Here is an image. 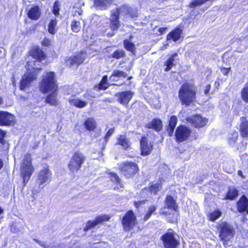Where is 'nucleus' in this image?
I'll use <instances>...</instances> for the list:
<instances>
[{"mask_svg":"<svg viewBox=\"0 0 248 248\" xmlns=\"http://www.w3.org/2000/svg\"><path fill=\"white\" fill-rule=\"evenodd\" d=\"M117 144L122 146L124 149H127L130 147L131 143L125 135H120L117 138Z\"/></svg>","mask_w":248,"mask_h":248,"instance_id":"25","label":"nucleus"},{"mask_svg":"<svg viewBox=\"0 0 248 248\" xmlns=\"http://www.w3.org/2000/svg\"><path fill=\"white\" fill-rule=\"evenodd\" d=\"M59 6H60V5L59 4V2L58 1H56L54 3V5H53V13L56 16L59 15V10H60Z\"/></svg>","mask_w":248,"mask_h":248,"instance_id":"47","label":"nucleus"},{"mask_svg":"<svg viewBox=\"0 0 248 248\" xmlns=\"http://www.w3.org/2000/svg\"><path fill=\"white\" fill-rule=\"evenodd\" d=\"M242 119L244 120V119H245V118H242Z\"/></svg>","mask_w":248,"mask_h":248,"instance_id":"63","label":"nucleus"},{"mask_svg":"<svg viewBox=\"0 0 248 248\" xmlns=\"http://www.w3.org/2000/svg\"><path fill=\"white\" fill-rule=\"evenodd\" d=\"M127 74L123 71H119L118 70H114L111 76L110 77V79L115 80L113 77H116L118 78H125L127 76Z\"/></svg>","mask_w":248,"mask_h":248,"instance_id":"35","label":"nucleus"},{"mask_svg":"<svg viewBox=\"0 0 248 248\" xmlns=\"http://www.w3.org/2000/svg\"><path fill=\"white\" fill-rule=\"evenodd\" d=\"M237 207L239 212L246 211L248 214V200L244 195L237 202Z\"/></svg>","mask_w":248,"mask_h":248,"instance_id":"22","label":"nucleus"},{"mask_svg":"<svg viewBox=\"0 0 248 248\" xmlns=\"http://www.w3.org/2000/svg\"><path fill=\"white\" fill-rule=\"evenodd\" d=\"M156 209L157 206L155 205L150 206L148 209V212L146 214L144 217V220H147L150 217L152 214L156 210Z\"/></svg>","mask_w":248,"mask_h":248,"instance_id":"43","label":"nucleus"},{"mask_svg":"<svg viewBox=\"0 0 248 248\" xmlns=\"http://www.w3.org/2000/svg\"><path fill=\"white\" fill-rule=\"evenodd\" d=\"M32 55L37 60V62H40L44 60L46 55L44 52L39 48H37L32 51Z\"/></svg>","mask_w":248,"mask_h":248,"instance_id":"28","label":"nucleus"},{"mask_svg":"<svg viewBox=\"0 0 248 248\" xmlns=\"http://www.w3.org/2000/svg\"><path fill=\"white\" fill-rule=\"evenodd\" d=\"M84 126L87 130L93 131L95 128L96 123L93 118H90L85 121Z\"/></svg>","mask_w":248,"mask_h":248,"instance_id":"30","label":"nucleus"},{"mask_svg":"<svg viewBox=\"0 0 248 248\" xmlns=\"http://www.w3.org/2000/svg\"><path fill=\"white\" fill-rule=\"evenodd\" d=\"M162 121L159 119H154L146 125L147 128L153 129L156 131H160L162 129Z\"/></svg>","mask_w":248,"mask_h":248,"instance_id":"23","label":"nucleus"},{"mask_svg":"<svg viewBox=\"0 0 248 248\" xmlns=\"http://www.w3.org/2000/svg\"><path fill=\"white\" fill-rule=\"evenodd\" d=\"M107 78H108V77L107 76H104L100 83V84H108L107 83Z\"/></svg>","mask_w":248,"mask_h":248,"instance_id":"52","label":"nucleus"},{"mask_svg":"<svg viewBox=\"0 0 248 248\" xmlns=\"http://www.w3.org/2000/svg\"><path fill=\"white\" fill-rule=\"evenodd\" d=\"M238 137V134L237 132L235 131H232L231 132L228 136V140L229 143L231 145H234L236 140H237V138Z\"/></svg>","mask_w":248,"mask_h":248,"instance_id":"32","label":"nucleus"},{"mask_svg":"<svg viewBox=\"0 0 248 248\" xmlns=\"http://www.w3.org/2000/svg\"><path fill=\"white\" fill-rule=\"evenodd\" d=\"M183 30L181 27H177L175 29L168 34L167 37V40H172L174 42L177 41L180 38Z\"/></svg>","mask_w":248,"mask_h":248,"instance_id":"20","label":"nucleus"},{"mask_svg":"<svg viewBox=\"0 0 248 248\" xmlns=\"http://www.w3.org/2000/svg\"><path fill=\"white\" fill-rule=\"evenodd\" d=\"M111 0H94V5L100 10H105L110 5Z\"/></svg>","mask_w":248,"mask_h":248,"instance_id":"27","label":"nucleus"},{"mask_svg":"<svg viewBox=\"0 0 248 248\" xmlns=\"http://www.w3.org/2000/svg\"><path fill=\"white\" fill-rule=\"evenodd\" d=\"M57 85L54 72L46 73L43 76L40 84V89L42 92L46 93L51 91H56Z\"/></svg>","mask_w":248,"mask_h":248,"instance_id":"3","label":"nucleus"},{"mask_svg":"<svg viewBox=\"0 0 248 248\" xmlns=\"http://www.w3.org/2000/svg\"><path fill=\"white\" fill-rule=\"evenodd\" d=\"M85 156L80 152H75L68 163V168L73 173L78 170L84 162Z\"/></svg>","mask_w":248,"mask_h":248,"instance_id":"6","label":"nucleus"},{"mask_svg":"<svg viewBox=\"0 0 248 248\" xmlns=\"http://www.w3.org/2000/svg\"><path fill=\"white\" fill-rule=\"evenodd\" d=\"M229 69H224V71L223 72L224 75H226L228 74V73H229Z\"/></svg>","mask_w":248,"mask_h":248,"instance_id":"57","label":"nucleus"},{"mask_svg":"<svg viewBox=\"0 0 248 248\" xmlns=\"http://www.w3.org/2000/svg\"><path fill=\"white\" fill-rule=\"evenodd\" d=\"M50 40L46 38H45L42 42V45L45 46H48L50 45Z\"/></svg>","mask_w":248,"mask_h":248,"instance_id":"50","label":"nucleus"},{"mask_svg":"<svg viewBox=\"0 0 248 248\" xmlns=\"http://www.w3.org/2000/svg\"><path fill=\"white\" fill-rule=\"evenodd\" d=\"M144 203H145V201H139V202H135V206L137 208H138L139 206H140L141 204H144Z\"/></svg>","mask_w":248,"mask_h":248,"instance_id":"53","label":"nucleus"},{"mask_svg":"<svg viewBox=\"0 0 248 248\" xmlns=\"http://www.w3.org/2000/svg\"><path fill=\"white\" fill-rule=\"evenodd\" d=\"M41 14V10L38 6H33L28 12V17L33 20H38Z\"/></svg>","mask_w":248,"mask_h":248,"instance_id":"19","label":"nucleus"},{"mask_svg":"<svg viewBox=\"0 0 248 248\" xmlns=\"http://www.w3.org/2000/svg\"><path fill=\"white\" fill-rule=\"evenodd\" d=\"M166 30H167V28H165V27L160 28L158 29V31L160 33V34H162L165 32Z\"/></svg>","mask_w":248,"mask_h":248,"instance_id":"54","label":"nucleus"},{"mask_svg":"<svg viewBox=\"0 0 248 248\" xmlns=\"http://www.w3.org/2000/svg\"><path fill=\"white\" fill-rule=\"evenodd\" d=\"M110 217L107 215H102L99 216L97 217L95 220L97 224V225L99 224L103 223L105 221H108L109 220Z\"/></svg>","mask_w":248,"mask_h":248,"instance_id":"38","label":"nucleus"},{"mask_svg":"<svg viewBox=\"0 0 248 248\" xmlns=\"http://www.w3.org/2000/svg\"><path fill=\"white\" fill-rule=\"evenodd\" d=\"M71 26L72 31L75 32H78L81 29L80 22L76 20L72 22Z\"/></svg>","mask_w":248,"mask_h":248,"instance_id":"40","label":"nucleus"},{"mask_svg":"<svg viewBox=\"0 0 248 248\" xmlns=\"http://www.w3.org/2000/svg\"><path fill=\"white\" fill-rule=\"evenodd\" d=\"M177 56V53H175L169 57L165 63V65L166 66V68L165 69V71H170L172 67L176 64V59Z\"/></svg>","mask_w":248,"mask_h":248,"instance_id":"24","label":"nucleus"},{"mask_svg":"<svg viewBox=\"0 0 248 248\" xmlns=\"http://www.w3.org/2000/svg\"><path fill=\"white\" fill-rule=\"evenodd\" d=\"M57 24V20L56 19H51L48 25V32L52 34H54L56 32V30H55V27L56 26Z\"/></svg>","mask_w":248,"mask_h":248,"instance_id":"36","label":"nucleus"},{"mask_svg":"<svg viewBox=\"0 0 248 248\" xmlns=\"http://www.w3.org/2000/svg\"><path fill=\"white\" fill-rule=\"evenodd\" d=\"M238 174L239 175V176H241L242 177H243V174H242V172L241 171V170H239L238 171Z\"/></svg>","mask_w":248,"mask_h":248,"instance_id":"59","label":"nucleus"},{"mask_svg":"<svg viewBox=\"0 0 248 248\" xmlns=\"http://www.w3.org/2000/svg\"><path fill=\"white\" fill-rule=\"evenodd\" d=\"M3 102L2 99L0 97V105Z\"/></svg>","mask_w":248,"mask_h":248,"instance_id":"61","label":"nucleus"},{"mask_svg":"<svg viewBox=\"0 0 248 248\" xmlns=\"http://www.w3.org/2000/svg\"><path fill=\"white\" fill-rule=\"evenodd\" d=\"M191 133V131L188 127L181 125L178 126L175 131V137L177 142H181L186 140Z\"/></svg>","mask_w":248,"mask_h":248,"instance_id":"9","label":"nucleus"},{"mask_svg":"<svg viewBox=\"0 0 248 248\" xmlns=\"http://www.w3.org/2000/svg\"><path fill=\"white\" fill-rule=\"evenodd\" d=\"M97 225V224L95 219L93 221H88L86 224V226L84 228V231L86 232L92 228H94Z\"/></svg>","mask_w":248,"mask_h":248,"instance_id":"45","label":"nucleus"},{"mask_svg":"<svg viewBox=\"0 0 248 248\" xmlns=\"http://www.w3.org/2000/svg\"><path fill=\"white\" fill-rule=\"evenodd\" d=\"M221 215V212L219 210H217L210 213L209 216V219L212 221H214L218 218Z\"/></svg>","mask_w":248,"mask_h":248,"instance_id":"42","label":"nucleus"},{"mask_svg":"<svg viewBox=\"0 0 248 248\" xmlns=\"http://www.w3.org/2000/svg\"><path fill=\"white\" fill-rule=\"evenodd\" d=\"M140 151L142 155H149L152 150L153 146L148 143L147 138L142 137L140 140Z\"/></svg>","mask_w":248,"mask_h":248,"instance_id":"18","label":"nucleus"},{"mask_svg":"<svg viewBox=\"0 0 248 248\" xmlns=\"http://www.w3.org/2000/svg\"><path fill=\"white\" fill-rule=\"evenodd\" d=\"M121 10L124 11H125L126 14L130 15L132 17H134L138 16L137 10L136 9H133L130 7L124 6L121 8Z\"/></svg>","mask_w":248,"mask_h":248,"instance_id":"33","label":"nucleus"},{"mask_svg":"<svg viewBox=\"0 0 248 248\" xmlns=\"http://www.w3.org/2000/svg\"><path fill=\"white\" fill-rule=\"evenodd\" d=\"M134 93L131 91H126L117 93L115 96L118 102L123 105H127L132 99Z\"/></svg>","mask_w":248,"mask_h":248,"instance_id":"13","label":"nucleus"},{"mask_svg":"<svg viewBox=\"0 0 248 248\" xmlns=\"http://www.w3.org/2000/svg\"><path fill=\"white\" fill-rule=\"evenodd\" d=\"M210 85H208L206 87V89H205V91H204L205 93H208V92H209V91H210Z\"/></svg>","mask_w":248,"mask_h":248,"instance_id":"56","label":"nucleus"},{"mask_svg":"<svg viewBox=\"0 0 248 248\" xmlns=\"http://www.w3.org/2000/svg\"><path fill=\"white\" fill-rule=\"evenodd\" d=\"M124 47L127 50L133 52L135 51V45L128 40H125L124 42Z\"/></svg>","mask_w":248,"mask_h":248,"instance_id":"39","label":"nucleus"},{"mask_svg":"<svg viewBox=\"0 0 248 248\" xmlns=\"http://www.w3.org/2000/svg\"><path fill=\"white\" fill-rule=\"evenodd\" d=\"M136 224V217L133 212L130 210L127 212L122 219V224L126 231L130 230Z\"/></svg>","mask_w":248,"mask_h":248,"instance_id":"10","label":"nucleus"},{"mask_svg":"<svg viewBox=\"0 0 248 248\" xmlns=\"http://www.w3.org/2000/svg\"><path fill=\"white\" fill-rule=\"evenodd\" d=\"M2 50H3V48H0V52Z\"/></svg>","mask_w":248,"mask_h":248,"instance_id":"62","label":"nucleus"},{"mask_svg":"<svg viewBox=\"0 0 248 248\" xmlns=\"http://www.w3.org/2000/svg\"><path fill=\"white\" fill-rule=\"evenodd\" d=\"M33 240L37 243L39 244L40 241H39V240L38 239H33Z\"/></svg>","mask_w":248,"mask_h":248,"instance_id":"60","label":"nucleus"},{"mask_svg":"<svg viewBox=\"0 0 248 248\" xmlns=\"http://www.w3.org/2000/svg\"><path fill=\"white\" fill-rule=\"evenodd\" d=\"M161 188V186L158 184L156 183L154 185L151 186L150 187V190L151 193L155 194L157 191H158Z\"/></svg>","mask_w":248,"mask_h":248,"instance_id":"46","label":"nucleus"},{"mask_svg":"<svg viewBox=\"0 0 248 248\" xmlns=\"http://www.w3.org/2000/svg\"><path fill=\"white\" fill-rule=\"evenodd\" d=\"M69 102L71 105L78 108H83L87 105V101H83L75 96H72L69 98Z\"/></svg>","mask_w":248,"mask_h":248,"instance_id":"21","label":"nucleus"},{"mask_svg":"<svg viewBox=\"0 0 248 248\" xmlns=\"http://www.w3.org/2000/svg\"><path fill=\"white\" fill-rule=\"evenodd\" d=\"M196 88L192 84L186 83L182 85L179 90L178 97L182 105L186 106L196 99Z\"/></svg>","mask_w":248,"mask_h":248,"instance_id":"2","label":"nucleus"},{"mask_svg":"<svg viewBox=\"0 0 248 248\" xmlns=\"http://www.w3.org/2000/svg\"><path fill=\"white\" fill-rule=\"evenodd\" d=\"M3 165V161L1 159H0V170L2 168Z\"/></svg>","mask_w":248,"mask_h":248,"instance_id":"58","label":"nucleus"},{"mask_svg":"<svg viewBox=\"0 0 248 248\" xmlns=\"http://www.w3.org/2000/svg\"><path fill=\"white\" fill-rule=\"evenodd\" d=\"M114 132V129L111 128L110 129L107 134H106V136L105 137V140L106 142H107L108 139L109 138V137L112 134V133Z\"/></svg>","mask_w":248,"mask_h":248,"instance_id":"48","label":"nucleus"},{"mask_svg":"<svg viewBox=\"0 0 248 248\" xmlns=\"http://www.w3.org/2000/svg\"><path fill=\"white\" fill-rule=\"evenodd\" d=\"M241 95L243 100L248 103V83H246L242 89Z\"/></svg>","mask_w":248,"mask_h":248,"instance_id":"34","label":"nucleus"},{"mask_svg":"<svg viewBox=\"0 0 248 248\" xmlns=\"http://www.w3.org/2000/svg\"><path fill=\"white\" fill-rule=\"evenodd\" d=\"M176 208L177 206H176L175 201L172 197L168 196L165 200V207L161 209L160 212L163 215H168L170 214V213L167 211V209H173L175 211Z\"/></svg>","mask_w":248,"mask_h":248,"instance_id":"16","label":"nucleus"},{"mask_svg":"<svg viewBox=\"0 0 248 248\" xmlns=\"http://www.w3.org/2000/svg\"><path fill=\"white\" fill-rule=\"evenodd\" d=\"M238 195V191L235 188H230L227 194L228 199L233 200Z\"/></svg>","mask_w":248,"mask_h":248,"instance_id":"44","label":"nucleus"},{"mask_svg":"<svg viewBox=\"0 0 248 248\" xmlns=\"http://www.w3.org/2000/svg\"><path fill=\"white\" fill-rule=\"evenodd\" d=\"M52 173L47 167H44L38 173L37 183L42 185L50 180Z\"/></svg>","mask_w":248,"mask_h":248,"instance_id":"11","label":"nucleus"},{"mask_svg":"<svg viewBox=\"0 0 248 248\" xmlns=\"http://www.w3.org/2000/svg\"><path fill=\"white\" fill-rule=\"evenodd\" d=\"M187 121L195 127L204 126L207 123V119L200 115H194L187 118Z\"/></svg>","mask_w":248,"mask_h":248,"instance_id":"15","label":"nucleus"},{"mask_svg":"<svg viewBox=\"0 0 248 248\" xmlns=\"http://www.w3.org/2000/svg\"><path fill=\"white\" fill-rule=\"evenodd\" d=\"M52 93L48 95L46 99V102L52 106H55L57 104V93L56 91H52Z\"/></svg>","mask_w":248,"mask_h":248,"instance_id":"29","label":"nucleus"},{"mask_svg":"<svg viewBox=\"0 0 248 248\" xmlns=\"http://www.w3.org/2000/svg\"><path fill=\"white\" fill-rule=\"evenodd\" d=\"M119 169L127 177H130L139 170L138 165L132 162H124L119 166Z\"/></svg>","mask_w":248,"mask_h":248,"instance_id":"7","label":"nucleus"},{"mask_svg":"<svg viewBox=\"0 0 248 248\" xmlns=\"http://www.w3.org/2000/svg\"><path fill=\"white\" fill-rule=\"evenodd\" d=\"M14 116L7 111H0V125H10L14 121Z\"/></svg>","mask_w":248,"mask_h":248,"instance_id":"17","label":"nucleus"},{"mask_svg":"<svg viewBox=\"0 0 248 248\" xmlns=\"http://www.w3.org/2000/svg\"><path fill=\"white\" fill-rule=\"evenodd\" d=\"M177 122V118L176 116L173 115L170 117L169 120V124L167 127V132L170 136H171L173 134L174 129L175 128Z\"/></svg>","mask_w":248,"mask_h":248,"instance_id":"26","label":"nucleus"},{"mask_svg":"<svg viewBox=\"0 0 248 248\" xmlns=\"http://www.w3.org/2000/svg\"><path fill=\"white\" fill-rule=\"evenodd\" d=\"M125 52L123 49H118L115 51L111 55V57L118 59L124 57Z\"/></svg>","mask_w":248,"mask_h":248,"instance_id":"41","label":"nucleus"},{"mask_svg":"<svg viewBox=\"0 0 248 248\" xmlns=\"http://www.w3.org/2000/svg\"><path fill=\"white\" fill-rule=\"evenodd\" d=\"M108 84H99V89L100 90H106L108 88Z\"/></svg>","mask_w":248,"mask_h":248,"instance_id":"51","label":"nucleus"},{"mask_svg":"<svg viewBox=\"0 0 248 248\" xmlns=\"http://www.w3.org/2000/svg\"><path fill=\"white\" fill-rule=\"evenodd\" d=\"M220 240L227 242L232 239L234 234V229L232 226L226 222L220 223L218 226Z\"/></svg>","mask_w":248,"mask_h":248,"instance_id":"5","label":"nucleus"},{"mask_svg":"<svg viewBox=\"0 0 248 248\" xmlns=\"http://www.w3.org/2000/svg\"><path fill=\"white\" fill-rule=\"evenodd\" d=\"M240 134L242 137H248V121L243 122L240 127Z\"/></svg>","mask_w":248,"mask_h":248,"instance_id":"31","label":"nucleus"},{"mask_svg":"<svg viewBox=\"0 0 248 248\" xmlns=\"http://www.w3.org/2000/svg\"><path fill=\"white\" fill-rule=\"evenodd\" d=\"M41 247H43L45 248H47L48 247L46 246V245L45 244L44 242L40 241L39 244Z\"/></svg>","mask_w":248,"mask_h":248,"instance_id":"55","label":"nucleus"},{"mask_svg":"<svg viewBox=\"0 0 248 248\" xmlns=\"http://www.w3.org/2000/svg\"><path fill=\"white\" fill-rule=\"evenodd\" d=\"M163 245L165 248H176L179 245V241L175 237V234L172 230H170L167 232L161 237Z\"/></svg>","mask_w":248,"mask_h":248,"instance_id":"8","label":"nucleus"},{"mask_svg":"<svg viewBox=\"0 0 248 248\" xmlns=\"http://www.w3.org/2000/svg\"><path fill=\"white\" fill-rule=\"evenodd\" d=\"M35 61L28 62L26 64L27 73L22 78L20 82L19 89L25 91L28 88L31 82L35 80L37 76L38 71L41 70L40 68L37 66Z\"/></svg>","mask_w":248,"mask_h":248,"instance_id":"1","label":"nucleus"},{"mask_svg":"<svg viewBox=\"0 0 248 248\" xmlns=\"http://www.w3.org/2000/svg\"><path fill=\"white\" fill-rule=\"evenodd\" d=\"M110 178L111 180L115 183L117 186H119L121 187H122L121 179L116 173L114 172L110 173Z\"/></svg>","mask_w":248,"mask_h":248,"instance_id":"37","label":"nucleus"},{"mask_svg":"<svg viewBox=\"0 0 248 248\" xmlns=\"http://www.w3.org/2000/svg\"><path fill=\"white\" fill-rule=\"evenodd\" d=\"M85 56L86 54L84 52H81L74 56H71L66 61V64L69 67H72L74 65L78 67L84 62Z\"/></svg>","mask_w":248,"mask_h":248,"instance_id":"12","label":"nucleus"},{"mask_svg":"<svg viewBox=\"0 0 248 248\" xmlns=\"http://www.w3.org/2000/svg\"><path fill=\"white\" fill-rule=\"evenodd\" d=\"M5 132L0 129V143L2 144L4 143V138L5 136Z\"/></svg>","mask_w":248,"mask_h":248,"instance_id":"49","label":"nucleus"},{"mask_svg":"<svg viewBox=\"0 0 248 248\" xmlns=\"http://www.w3.org/2000/svg\"><path fill=\"white\" fill-rule=\"evenodd\" d=\"M31 161V155L30 154L25 155L21 166V173L25 184L28 181L33 171Z\"/></svg>","mask_w":248,"mask_h":248,"instance_id":"4","label":"nucleus"},{"mask_svg":"<svg viewBox=\"0 0 248 248\" xmlns=\"http://www.w3.org/2000/svg\"><path fill=\"white\" fill-rule=\"evenodd\" d=\"M119 9L112 10L111 16L109 18L110 28L112 31H116L120 26L119 21Z\"/></svg>","mask_w":248,"mask_h":248,"instance_id":"14","label":"nucleus"}]
</instances>
